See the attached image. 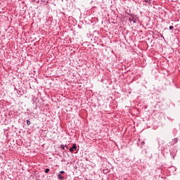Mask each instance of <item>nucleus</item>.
Segmentation results:
<instances>
[{
    "label": "nucleus",
    "instance_id": "1",
    "mask_svg": "<svg viewBox=\"0 0 180 180\" xmlns=\"http://www.w3.org/2000/svg\"><path fill=\"white\" fill-rule=\"evenodd\" d=\"M127 14L130 16V18L128 19V20L130 23H131L132 22H133V23H137V18H136V15L130 14L128 13H127Z\"/></svg>",
    "mask_w": 180,
    "mask_h": 180
},
{
    "label": "nucleus",
    "instance_id": "2",
    "mask_svg": "<svg viewBox=\"0 0 180 180\" xmlns=\"http://www.w3.org/2000/svg\"><path fill=\"white\" fill-rule=\"evenodd\" d=\"M58 180L65 179V172H64L63 170L59 172V173L58 174Z\"/></svg>",
    "mask_w": 180,
    "mask_h": 180
},
{
    "label": "nucleus",
    "instance_id": "3",
    "mask_svg": "<svg viewBox=\"0 0 180 180\" xmlns=\"http://www.w3.org/2000/svg\"><path fill=\"white\" fill-rule=\"evenodd\" d=\"M69 151L72 153L73 151H77V144L74 143L71 148H69Z\"/></svg>",
    "mask_w": 180,
    "mask_h": 180
},
{
    "label": "nucleus",
    "instance_id": "4",
    "mask_svg": "<svg viewBox=\"0 0 180 180\" xmlns=\"http://www.w3.org/2000/svg\"><path fill=\"white\" fill-rule=\"evenodd\" d=\"M176 143H178V138H174L172 139V141L171 142H169V143L172 146H174V144H176Z\"/></svg>",
    "mask_w": 180,
    "mask_h": 180
},
{
    "label": "nucleus",
    "instance_id": "5",
    "mask_svg": "<svg viewBox=\"0 0 180 180\" xmlns=\"http://www.w3.org/2000/svg\"><path fill=\"white\" fill-rule=\"evenodd\" d=\"M143 2H145L146 4H151V0H142Z\"/></svg>",
    "mask_w": 180,
    "mask_h": 180
},
{
    "label": "nucleus",
    "instance_id": "6",
    "mask_svg": "<svg viewBox=\"0 0 180 180\" xmlns=\"http://www.w3.org/2000/svg\"><path fill=\"white\" fill-rule=\"evenodd\" d=\"M45 174H49L50 172V169L47 168L44 170Z\"/></svg>",
    "mask_w": 180,
    "mask_h": 180
},
{
    "label": "nucleus",
    "instance_id": "7",
    "mask_svg": "<svg viewBox=\"0 0 180 180\" xmlns=\"http://www.w3.org/2000/svg\"><path fill=\"white\" fill-rule=\"evenodd\" d=\"M60 148H62V150H65V145L64 146V145H60Z\"/></svg>",
    "mask_w": 180,
    "mask_h": 180
},
{
    "label": "nucleus",
    "instance_id": "8",
    "mask_svg": "<svg viewBox=\"0 0 180 180\" xmlns=\"http://www.w3.org/2000/svg\"><path fill=\"white\" fill-rule=\"evenodd\" d=\"M27 126H30V120H27Z\"/></svg>",
    "mask_w": 180,
    "mask_h": 180
},
{
    "label": "nucleus",
    "instance_id": "9",
    "mask_svg": "<svg viewBox=\"0 0 180 180\" xmlns=\"http://www.w3.org/2000/svg\"><path fill=\"white\" fill-rule=\"evenodd\" d=\"M169 30H172V29H174V26H172V25L169 26Z\"/></svg>",
    "mask_w": 180,
    "mask_h": 180
},
{
    "label": "nucleus",
    "instance_id": "10",
    "mask_svg": "<svg viewBox=\"0 0 180 180\" xmlns=\"http://www.w3.org/2000/svg\"><path fill=\"white\" fill-rule=\"evenodd\" d=\"M141 146H144V144H146V142L144 141H143L141 143Z\"/></svg>",
    "mask_w": 180,
    "mask_h": 180
},
{
    "label": "nucleus",
    "instance_id": "11",
    "mask_svg": "<svg viewBox=\"0 0 180 180\" xmlns=\"http://www.w3.org/2000/svg\"><path fill=\"white\" fill-rule=\"evenodd\" d=\"M65 147H66L67 150H68V148H70L68 146H67V145H65Z\"/></svg>",
    "mask_w": 180,
    "mask_h": 180
},
{
    "label": "nucleus",
    "instance_id": "12",
    "mask_svg": "<svg viewBox=\"0 0 180 180\" xmlns=\"http://www.w3.org/2000/svg\"><path fill=\"white\" fill-rule=\"evenodd\" d=\"M161 37H162V39H165V38L164 37V36H162V35L161 36Z\"/></svg>",
    "mask_w": 180,
    "mask_h": 180
},
{
    "label": "nucleus",
    "instance_id": "13",
    "mask_svg": "<svg viewBox=\"0 0 180 180\" xmlns=\"http://www.w3.org/2000/svg\"><path fill=\"white\" fill-rule=\"evenodd\" d=\"M17 92H18V94H20V91H18Z\"/></svg>",
    "mask_w": 180,
    "mask_h": 180
},
{
    "label": "nucleus",
    "instance_id": "14",
    "mask_svg": "<svg viewBox=\"0 0 180 180\" xmlns=\"http://www.w3.org/2000/svg\"><path fill=\"white\" fill-rule=\"evenodd\" d=\"M63 13V15H65L64 13Z\"/></svg>",
    "mask_w": 180,
    "mask_h": 180
}]
</instances>
